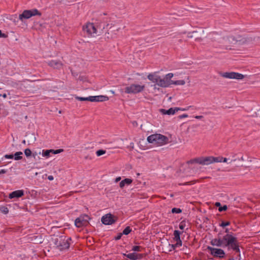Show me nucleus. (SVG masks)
<instances>
[{
  "instance_id": "nucleus-1",
  "label": "nucleus",
  "mask_w": 260,
  "mask_h": 260,
  "mask_svg": "<svg viewBox=\"0 0 260 260\" xmlns=\"http://www.w3.org/2000/svg\"><path fill=\"white\" fill-rule=\"evenodd\" d=\"M255 40V37H242L240 36H238L237 37H235L234 36H230L222 38L221 40L218 42L220 44L215 43L213 46L215 48H217L219 46L222 50H230L231 48L229 47L231 44H235L236 43H238L239 45L247 44L253 42Z\"/></svg>"
},
{
  "instance_id": "nucleus-2",
  "label": "nucleus",
  "mask_w": 260,
  "mask_h": 260,
  "mask_svg": "<svg viewBox=\"0 0 260 260\" xmlns=\"http://www.w3.org/2000/svg\"><path fill=\"white\" fill-rule=\"evenodd\" d=\"M95 24L98 27L99 34L105 32V35L109 34V29H110L114 26L111 23V19L107 16L106 13L101 14L98 19L96 20Z\"/></svg>"
},
{
  "instance_id": "nucleus-3",
  "label": "nucleus",
  "mask_w": 260,
  "mask_h": 260,
  "mask_svg": "<svg viewBox=\"0 0 260 260\" xmlns=\"http://www.w3.org/2000/svg\"><path fill=\"white\" fill-rule=\"evenodd\" d=\"M223 248H227L228 250H232L235 253H240L239 242L238 238L234 234H227L223 236ZM240 255V254H239Z\"/></svg>"
},
{
  "instance_id": "nucleus-4",
  "label": "nucleus",
  "mask_w": 260,
  "mask_h": 260,
  "mask_svg": "<svg viewBox=\"0 0 260 260\" xmlns=\"http://www.w3.org/2000/svg\"><path fill=\"white\" fill-rule=\"evenodd\" d=\"M147 139L149 143L158 146L166 144L169 142V139L167 137L160 134H152L148 136Z\"/></svg>"
},
{
  "instance_id": "nucleus-5",
  "label": "nucleus",
  "mask_w": 260,
  "mask_h": 260,
  "mask_svg": "<svg viewBox=\"0 0 260 260\" xmlns=\"http://www.w3.org/2000/svg\"><path fill=\"white\" fill-rule=\"evenodd\" d=\"M219 159L214 156L201 157L193 159L190 160L187 162L188 164H193L196 162L203 165H208L216 161H219Z\"/></svg>"
},
{
  "instance_id": "nucleus-6",
  "label": "nucleus",
  "mask_w": 260,
  "mask_h": 260,
  "mask_svg": "<svg viewBox=\"0 0 260 260\" xmlns=\"http://www.w3.org/2000/svg\"><path fill=\"white\" fill-rule=\"evenodd\" d=\"M69 240H71V238L66 239L65 237L60 236L54 240V244L58 249L63 250L68 249L70 247Z\"/></svg>"
},
{
  "instance_id": "nucleus-7",
  "label": "nucleus",
  "mask_w": 260,
  "mask_h": 260,
  "mask_svg": "<svg viewBox=\"0 0 260 260\" xmlns=\"http://www.w3.org/2000/svg\"><path fill=\"white\" fill-rule=\"evenodd\" d=\"M41 13L37 9H33L31 10H26L23 11L22 14L19 16V19L21 21H23L24 19H27L34 16H41Z\"/></svg>"
},
{
  "instance_id": "nucleus-8",
  "label": "nucleus",
  "mask_w": 260,
  "mask_h": 260,
  "mask_svg": "<svg viewBox=\"0 0 260 260\" xmlns=\"http://www.w3.org/2000/svg\"><path fill=\"white\" fill-rule=\"evenodd\" d=\"M145 88L144 85L132 84L130 86H126L124 89L126 93L136 94L142 92Z\"/></svg>"
},
{
  "instance_id": "nucleus-9",
  "label": "nucleus",
  "mask_w": 260,
  "mask_h": 260,
  "mask_svg": "<svg viewBox=\"0 0 260 260\" xmlns=\"http://www.w3.org/2000/svg\"><path fill=\"white\" fill-rule=\"evenodd\" d=\"M90 217L86 214L80 216L76 219L75 224L77 228H81L83 226H86L89 224Z\"/></svg>"
},
{
  "instance_id": "nucleus-10",
  "label": "nucleus",
  "mask_w": 260,
  "mask_h": 260,
  "mask_svg": "<svg viewBox=\"0 0 260 260\" xmlns=\"http://www.w3.org/2000/svg\"><path fill=\"white\" fill-rule=\"evenodd\" d=\"M117 217L111 213H108L103 216L101 221L105 225H112L116 222Z\"/></svg>"
},
{
  "instance_id": "nucleus-11",
  "label": "nucleus",
  "mask_w": 260,
  "mask_h": 260,
  "mask_svg": "<svg viewBox=\"0 0 260 260\" xmlns=\"http://www.w3.org/2000/svg\"><path fill=\"white\" fill-rule=\"evenodd\" d=\"M220 75L225 78H229V79H235L241 80L244 78V76L240 73H236V72H224L222 73L220 72L219 73Z\"/></svg>"
},
{
  "instance_id": "nucleus-12",
  "label": "nucleus",
  "mask_w": 260,
  "mask_h": 260,
  "mask_svg": "<svg viewBox=\"0 0 260 260\" xmlns=\"http://www.w3.org/2000/svg\"><path fill=\"white\" fill-rule=\"evenodd\" d=\"M83 29L84 31L87 32V33L89 35H92L94 34H99V31L98 27L96 26L95 22L94 23H87L85 26L83 27Z\"/></svg>"
},
{
  "instance_id": "nucleus-13",
  "label": "nucleus",
  "mask_w": 260,
  "mask_h": 260,
  "mask_svg": "<svg viewBox=\"0 0 260 260\" xmlns=\"http://www.w3.org/2000/svg\"><path fill=\"white\" fill-rule=\"evenodd\" d=\"M207 249L210 251V254L214 257L222 258L225 255V252L223 250L219 248H213L208 246Z\"/></svg>"
},
{
  "instance_id": "nucleus-14",
  "label": "nucleus",
  "mask_w": 260,
  "mask_h": 260,
  "mask_svg": "<svg viewBox=\"0 0 260 260\" xmlns=\"http://www.w3.org/2000/svg\"><path fill=\"white\" fill-rule=\"evenodd\" d=\"M191 106H188L186 108H178L175 107L174 108H171L168 110H166L164 109H160V112L162 114H167V115H173L176 112L178 111H186L188 110L189 108H190Z\"/></svg>"
},
{
  "instance_id": "nucleus-15",
  "label": "nucleus",
  "mask_w": 260,
  "mask_h": 260,
  "mask_svg": "<svg viewBox=\"0 0 260 260\" xmlns=\"http://www.w3.org/2000/svg\"><path fill=\"white\" fill-rule=\"evenodd\" d=\"M123 255L131 260L140 259L143 257V254H138L135 252L128 254L123 253Z\"/></svg>"
},
{
  "instance_id": "nucleus-16",
  "label": "nucleus",
  "mask_w": 260,
  "mask_h": 260,
  "mask_svg": "<svg viewBox=\"0 0 260 260\" xmlns=\"http://www.w3.org/2000/svg\"><path fill=\"white\" fill-rule=\"evenodd\" d=\"M47 63L50 67L56 69H60L63 66L62 63L60 61L57 60H50Z\"/></svg>"
},
{
  "instance_id": "nucleus-17",
  "label": "nucleus",
  "mask_w": 260,
  "mask_h": 260,
  "mask_svg": "<svg viewBox=\"0 0 260 260\" xmlns=\"http://www.w3.org/2000/svg\"><path fill=\"white\" fill-rule=\"evenodd\" d=\"M218 235L219 236V234ZM210 243L213 246L222 247L223 248V237L221 238L218 236V238L213 239L211 241Z\"/></svg>"
},
{
  "instance_id": "nucleus-18",
  "label": "nucleus",
  "mask_w": 260,
  "mask_h": 260,
  "mask_svg": "<svg viewBox=\"0 0 260 260\" xmlns=\"http://www.w3.org/2000/svg\"><path fill=\"white\" fill-rule=\"evenodd\" d=\"M24 195V191L22 190H15L11 193H10L9 195V198L11 199L13 198H18L22 197Z\"/></svg>"
},
{
  "instance_id": "nucleus-19",
  "label": "nucleus",
  "mask_w": 260,
  "mask_h": 260,
  "mask_svg": "<svg viewBox=\"0 0 260 260\" xmlns=\"http://www.w3.org/2000/svg\"><path fill=\"white\" fill-rule=\"evenodd\" d=\"M92 102H104L109 100V98L105 95L92 96Z\"/></svg>"
},
{
  "instance_id": "nucleus-20",
  "label": "nucleus",
  "mask_w": 260,
  "mask_h": 260,
  "mask_svg": "<svg viewBox=\"0 0 260 260\" xmlns=\"http://www.w3.org/2000/svg\"><path fill=\"white\" fill-rule=\"evenodd\" d=\"M157 85L162 87H169L170 84L168 83L165 78L161 79L159 76L158 78V80L157 83Z\"/></svg>"
},
{
  "instance_id": "nucleus-21",
  "label": "nucleus",
  "mask_w": 260,
  "mask_h": 260,
  "mask_svg": "<svg viewBox=\"0 0 260 260\" xmlns=\"http://www.w3.org/2000/svg\"><path fill=\"white\" fill-rule=\"evenodd\" d=\"M133 182L132 179L129 178H125L122 180L119 183V186L120 188H123L125 185H128L131 184Z\"/></svg>"
},
{
  "instance_id": "nucleus-22",
  "label": "nucleus",
  "mask_w": 260,
  "mask_h": 260,
  "mask_svg": "<svg viewBox=\"0 0 260 260\" xmlns=\"http://www.w3.org/2000/svg\"><path fill=\"white\" fill-rule=\"evenodd\" d=\"M159 77V76L158 75H156L152 74H149L148 75L147 78L149 80H150L152 82L157 84Z\"/></svg>"
},
{
  "instance_id": "nucleus-23",
  "label": "nucleus",
  "mask_w": 260,
  "mask_h": 260,
  "mask_svg": "<svg viewBox=\"0 0 260 260\" xmlns=\"http://www.w3.org/2000/svg\"><path fill=\"white\" fill-rule=\"evenodd\" d=\"M173 77V74L172 73H169L166 75L165 77V79L166 80V81L168 82V83L170 84V85L172 84V83L173 82V80H171V78Z\"/></svg>"
},
{
  "instance_id": "nucleus-24",
  "label": "nucleus",
  "mask_w": 260,
  "mask_h": 260,
  "mask_svg": "<svg viewBox=\"0 0 260 260\" xmlns=\"http://www.w3.org/2000/svg\"><path fill=\"white\" fill-rule=\"evenodd\" d=\"M92 96H90L86 97V98L80 97V96H76L75 97L76 99H77L80 101H90V102H92Z\"/></svg>"
},
{
  "instance_id": "nucleus-25",
  "label": "nucleus",
  "mask_w": 260,
  "mask_h": 260,
  "mask_svg": "<svg viewBox=\"0 0 260 260\" xmlns=\"http://www.w3.org/2000/svg\"><path fill=\"white\" fill-rule=\"evenodd\" d=\"M181 233H182V232H180L179 231H178V230L174 231V237L173 238V240L175 241H178L179 240L181 239H180V235Z\"/></svg>"
},
{
  "instance_id": "nucleus-26",
  "label": "nucleus",
  "mask_w": 260,
  "mask_h": 260,
  "mask_svg": "<svg viewBox=\"0 0 260 260\" xmlns=\"http://www.w3.org/2000/svg\"><path fill=\"white\" fill-rule=\"evenodd\" d=\"M23 154V153L21 151H18L16 152L14 154V158L16 160H19L22 158V155Z\"/></svg>"
},
{
  "instance_id": "nucleus-27",
  "label": "nucleus",
  "mask_w": 260,
  "mask_h": 260,
  "mask_svg": "<svg viewBox=\"0 0 260 260\" xmlns=\"http://www.w3.org/2000/svg\"><path fill=\"white\" fill-rule=\"evenodd\" d=\"M236 156V154H235V153H233V156H232V159L231 160V161L229 162V164L230 163H231L233 161H235L236 160H239V161H244V159L243 158V156H241V157L240 158H235V156Z\"/></svg>"
},
{
  "instance_id": "nucleus-28",
  "label": "nucleus",
  "mask_w": 260,
  "mask_h": 260,
  "mask_svg": "<svg viewBox=\"0 0 260 260\" xmlns=\"http://www.w3.org/2000/svg\"><path fill=\"white\" fill-rule=\"evenodd\" d=\"M0 211L5 214H7L9 212V209L7 207L2 206L0 207Z\"/></svg>"
},
{
  "instance_id": "nucleus-29",
  "label": "nucleus",
  "mask_w": 260,
  "mask_h": 260,
  "mask_svg": "<svg viewBox=\"0 0 260 260\" xmlns=\"http://www.w3.org/2000/svg\"><path fill=\"white\" fill-rule=\"evenodd\" d=\"M132 231V229L129 226H126L123 231L122 234L123 235H127L129 234Z\"/></svg>"
},
{
  "instance_id": "nucleus-30",
  "label": "nucleus",
  "mask_w": 260,
  "mask_h": 260,
  "mask_svg": "<svg viewBox=\"0 0 260 260\" xmlns=\"http://www.w3.org/2000/svg\"><path fill=\"white\" fill-rule=\"evenodd\" d=\"M185 83V81L183 80H177L173 82L172 84L174 85H183Z\"/></svg>"
},
{
  "instance_id": "nucleus-31",
  "label": "nucleus",
  "mask_w": 260,
  "mask_h": 260,
  "mask_svg": "<svg viewBox=\"0 0 260 260\" xmlns=\"http://www.w3.org/2000/svg\"><path fill=\"white\" fill-rule=\"evenodd\" d=\"M51 153H52V149L46 150L45 151L43 150V156L45 157H49Z\"/></svg>"
},
{
  "instance_id": "nucleus-32",
  "label": "nucleus",
  "mask_w": 260,
  "mask_h": 260,
  "mask_svg": "<svg viewBox=\"0 0 260 260\" xmlns=\"http://www.w3.org/2000/svg\"><path fill=\"white\" fill-rule=\"evenodd\" d=\"M216 158L219 159V160L216 161V162H226L228 160V159L227 158H224L222 156L216 157ZM229 159H230V158H229Z\"/></svg>"
},
{
  "instance_id": "nucleus-33",
  "label": "nucleus",
  "mask_w": 260,
  "mask_h": 260,
  "mask_svg": "<svg viewBox=\"0 0 260 260\" xmlns=\"http://www.w3.org/2000/svg\"><path fill=\"white\" fill-rule=\"evenodd\" d=\"M186 222L185 220H183L180 223L179 227L180 230H183L184 229L186 226Z\"/></svg>"
},
{
  "instance_id": "nucleus-34",
  "label": "nucleus",
  "mask_w": 260,
  "mask_h": 260,
  "mask_svg": "<svg viewBox=\"0 0 260 260\" xmlns=\"http://www.w3.org/2000/svg\"><path fill=\"white\" fill-rule=\"evenodd\" d=\"M143 248L140 246H134L132 248V250L134 251H141Z\"/></svg>"
},
{
  "instance_id": "nucleus-35",
  "label": "nucleus",
  "mask_w": 260,
  "mask_h": 260,
  "mask_svg": "<svg viewBox=\"0 0 260 260\" xmlns=\"http://www.w3.org/2000/svg\"><path fill=\"white\" fill-rule=\"evenodd\" d=\"M31 151L29 148L25 149L24 150V154L27 157H28L31 155Z\"/></svg>"
},
{
  "instance_id": "nucleus-36",
  "label": "nucleus",
  "mask_w": 260,
  "mask_h": 260,
  "mask_svg": "<svg viewBox=\"0 0 260 260\" xmlns=\"http://www.w3.org/2000/svg\"><path fill=\"white\" fill-rule=\"evenodd\" d=\"M106 153V151L103 149H100L96 151V154L98 156H101L103 154H104Z\"/></svg>"
},
{
  "instance_id": "nucleus-37",
  "label": "nucleus",
  "mask_w": 260,
  "mask_h": 260,
  "mask_svg": "<svg viewBox=\"0 0 260 260\" xmlns=\"http://www.w3.org/2000/svg\"><path fill=\"white\" fill-rule=\"evenodd\" d=\"M172 212L173 213H180L182 212V210L180 208H173L172 209Z\"/></svg>"
},
{
  "instance_id": "nucleus-38",
  "label": "nucleus",
  "mask_w": 260,
  "mask_h": 260,
  "mask_svg": "<svg viewBox=\"0 0 260 260\" xmlns=\"http://www.w3.org/2000/svg\"><path fill=\"white\" fill-rule=\"evenodd\" d=\"M230 221H222L221 222V223L219 224V225L220 226H222L223 228L226 226H228L229 225H230Z\"/></svg>"
},
{
  "instance_id": "nucleus-39",
  "label": "nucleus",
  "mask_w": 260,
  "mask_h": 260,
  "mask_svg": "<svg viewBox=\"0 0 260 260\" xmlns=\"http://www.w3.org/2000/svg\"><path fill=\"white\" fill-rule=\"evenodd\" d=\"M63 151V150L62 149H56V150L52 149V153L54 154H58Z\"/></svg>"
},
{
  "instance_id": "nucleus-40",
  "label": "nucleus",
  "mask_w": 260,
  "mask_h": 260,
  "mask_svg": "<svg viewBox=\"0 0 260 260\" xmlns=\"http://www.w3.org/2000/svg\"><path fill=\"white\" fill-rule=\"evenodd\" d=\"M228 209V207L226 205H224L223 206H220V207H219L218 208V211L219 212H222V211H226V210Z\"/></svg>"
},
{
  "instance_id": "nucleus-41",
  "label": "nucleus",
  "mask_w": 260,
  "mask_h": 260,
  "mask_svg": "<svg viewBox=\"0 0 260 260\" xmlns=\"http://www.w3.org/2000/svg\"><path fill=\"white\" fill-rule=\"evenodd\" d=\"M4 157L5 158L8 159H13L14 158V155L13 154H6L4 155Z\"/></svg>"
},
{
  "instance_id": "nucleus-42",
  "label": "nucleus",
  "mask_w": 260,
  "mask_h": 260,
  "mask_svg": "<svg viewBox=\"0 0 260 260\" xmlns=\"http://www.w3.org/2000/svg\"><path fill=\"white\" fill-rule=\"evenodd\" d=\"M176 243L175 244V245L177 246V247H180L182 246V242L181 239L179 240L178 241H176Z\"/></svg>"
},
{
  "instance_id": "nucleus-43",
  "label": "nucleus",
  "mask_w": 260,
  "mask_h": 260,
  "mask_svg": "<svg viewBox=\"0 0 260 260\" xmlns=\"http://www.w3.org/2000/svg\"><path fill=\"white\" fill-rule=\"evenodd\" d=\"M181 250L184 251L185 253L189 252L188 248L185 245H183V247Z\"/></svg>"
},
{
  "instance_id": "nucleus-44",
  "label": "nucleus",
  "mask_w": 260,
  "mask_h": 260,
  "mask_svg": "<svg viewBox=\"0 0 260 260\" xmlns=\"http://www.w3.org/2000/svg\"><path fill=\"white\" fill-rule=\"evenodd\" d=\"M122 233H119L115 237V240H120L122 236Z\"/></svg>"
},
{
  "instance_id": "nucleus-45",
  "label": "nucleus",
  "mask_w": 260,
  "mask_h": 260,
  "mask_svg": "<svg viewBox=\"0 0 260 260\" xmlns=\"http://www.w3.org/2000/svg\"><path fill=\"white\" fill-rule=\"evenodd\" d=\"M188 117V115L186 114H183L182 115H179L178 116V118L179 119H182L183 118H186V117Z\"/></svg>"
},
{
  "instance_id": "nucleus-46",
  "label": "nucleus",
  "mask_w": 260,
  "mask_h": 260,
  "mask_svg": "<svg viewBox=\"0 0 260 260\" xmlns=\"http://www.w3.org/2000/svg\"><path fill=\"white\" fill-rule=\"evenodd\" d=\"M7 37V35L2 33L1 30H0V38H6Z\"/></svg>"
},
{
  "instance_id": "nucleus-47",
  "label": "nucleus",
  "mask_w": 260,
  "mask_h": 260,
  "mask_svg": "<svg viewBox=\"0 0 260 260\" xmlns=\"http://www.w3.org/2000/svg\"><path fill=\"white\" fill-rule=\"evenodd\" d=\"M7 172V170L5 169H2L0 170V174H6Z\"/></svg>"
},
{
  "instance_id": "nucleus-48",
  "label": "nucleus",
  "mask_w": 260,
  "mask_h": 260,
  "mask_svg": "<svg viewBox=\"0 0 260 260\" xmlns=\"http://www.w3.org/2000/svg\"><path fill=\"white\" fill-rule=\"evenodd\" d=\"M195 118L198 119H200L203 118V116L202 115H199V116H196Z\"/></svg>"
},
{
  "instance_id": "nucleus-49",
  "label": "nucleus",
  "mask_w": 260,
  "mask_h": 260,
  "mask_svg": "<svg viewBox=\"0 0 260 260\" xmlns=\"http://www.w3.org/2000/svg\"><path fill=\"white\" fill-rule=\"evenodd\" d=\"M48 179L49 180L51 181V180H53L54 178H53V176L50 175V176H48Z\"/></svg>"
},
{
  "instance_id": "nucleus-50",
  "label": "nucleus",
  "mask_w": 260,
  "mask_h": 260,
  "mask_svg": "<svg viewBox=\"0 0 260 260\" xmlns=\"http://www.w3.org/2000/svg\"><path fill=\"white\" fill-rule=\"evenodd\" d=\"M171 246L173 250H175L177 247V246L175 245V244H172V245H171Z\"/></svg>"
},
{
  "instance_id": "nucleus-51",
  "label": "nucleus",
  "mask_w": 260,
  "mask_h": 260,
  "mask_svg": "<svg viewBox=\"0 0 260 260\" xmlns=\"http://www.w3.org/2000/svg\"><path fill=\"white\" fill-rule=\"evenodd\" d=\"M215 205L216 206V207H220L221 206V204L219 203V202H216L215 204Z\"/></svg>"
},
{
  "instance_id": "nucleus-52",
  "label": "nucleus",
  "mask_w": 260,
  "mask_h": 260,
  "mask_svg": "<svg viewBox=\"0 0 260 260\" xmlns=\"http://www.w3.org/2000/svg\"><path fill=\"white\" fill-rule=\"evenodd\" d=\"M120 179H121V177H117L115 179V182H118V181H119L120 180Z\"/></svg>"
},
{
  "instance_id": "nucleus-53",
  "label": "nucleus",
  "mask_w": 260,
  "mask_h": 260,
  "mask_svg": "<svg viewBox=\"0 0 260 260\" xmlns=\"http://www.w3.org/2000/svg\"><path fill=\"white\" fill-rule=\"evenodd\" d=\"M38 24H39L40 27H45L44 24H43L37 23V25H38Z\"/></svg>"
},
{
  "instance_id": "nucleus-54",
  "label": "nucleus",
  "mask_w": 260,
  "mask_h": 260,
  "mask_svg": "<svg viewBox=\"0 0 260 260\" xmlns=\"http://www.w3.org/2000/svg\"><path fill=\"white\" fill-rule=\"evenodd\" d=\"M0 96H2L4 98H7V94L6 93H4L3 94H0Z\"/></svg>"
},
{
  "instance_id": "nucleus-55",
  "label": "nucleus",
  "mask_w": 260,
  "mask_h": 260,
  "mask_svg": "<svg viewBox=\"0 0 260 260\" xmlns=\"http://www.w3.org/2000/svg\"><path fill=\"white\" fill-rule=\"evenodd\" d=\"M225 232L227 234H231V233L229 232V230L228 229H226L225 230Z\"/></svg>"
},
{
  "instance_id": "nucleus-56",
  "label": "nucleus",
  "mask_w": 260,
  "mask_h": 260,
  "mask_svg": "<svg viewBox=\"0 0 260 260\" xmlns=\"http://www.w3.org/2000/svg\"><path fill=\"white\" fill-rule=\"evenodd\" d=\"M191 182H185L184 184H183V185H189L190 184Z\"/></svg>"
},
{
  "instance_id": "nucleus-57",
  "label": "nucleus",
  "mask_w": 260,
  "mask_h": 260,
  "mask_svg": "<svg viewBox=\"0 0 260 260\" xmlns=\"http://www.w3.org/2000/svg\"><path fill=\"white\" fill-rule=\"evenodd\" d=\"M22 143L23 144H25V143H26V141H25V140H23V141H22Z\"/></svg>"
},
{
  "instance_id": "nucleus-58",
  "label": "nucleus",
  "mask_w": 260,
  "mask_h": 260,
  "mask_svg": "<svg viewBox=\"0 0 260 260\" xmlns=\"http://www.w3.org/2000/svg\"><path fill=\"white\" fill-rule=\"evenodd\" d=\"M32 136L34 138V141L36 140V137L34 136V134H32Z\"/></svg>"
},
{
  "instance_id": "nucleus-59",
  "label": "nucleus",
  "mask_w": 260,
  "mask_h": 260,
  "mask_svg": "<svg viewBox=\"0 0 260 260\" xmlns=\"http://www.w3.org/2000/svg\"><path fill=\"white\" fill-rule=\"evenodd\" d=\"M228 260H235L234 258H229Z\"/></svg>"
}]
</instances>
